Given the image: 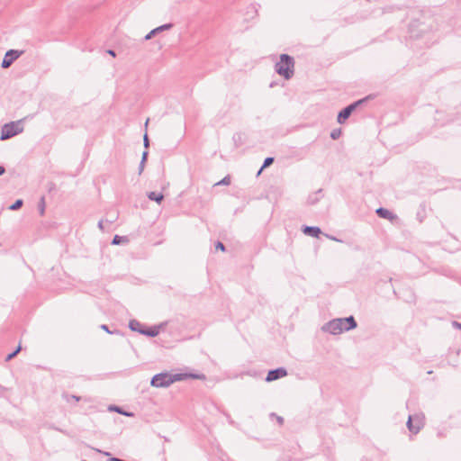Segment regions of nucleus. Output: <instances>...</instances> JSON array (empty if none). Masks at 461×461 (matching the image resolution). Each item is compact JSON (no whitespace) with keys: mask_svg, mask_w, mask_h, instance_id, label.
Listing matches in <instances>:
<instances>
[{"mask_svg":"<svg viewBox=\"0 0 461 461\" xmlns=\"http://www.w3.org/2000/svg\"><path fill=\"white\" fill-rule=\"evenodd\" d=\"M98 227H99L100 229H104V221H102V220H101V221H98Z\"/></svg>","mask_w":461,"mask_h":461,"instance_id":"38","label":"nucleus"},{"mask_svg":"<svg viewBox=\"0 0 461 461\" xmlns=\"http://www.w3.org/2000/svg\"><path fill=\"white\" fill-rule=\"evenodd\" d=\"M105 456H110L111 454L109 452H104Z\"/></svg>","mask_w":461,"mask_h":461,"instance_id":"43","label":"nucleus"},{"mask_svg":"<svg viewBox=\"0 0 461 461\" xmlns=\"http://www.w3.org/2000/svg\"><path fill=\"white\" fill-rule=\"evenodd\" d=\"M100 329L103 330L104 331L109 333V334H121V331L119 330H111L109 326L106 325V324H101L100 325Z\"/></svg>","mask_w":461,"mask_h":461,"instance_id":"22","label":"nucleus"},{"mask_svg":"<svg viewBox=\"0 0 461 461\" xmlns=\"http://www.w3.org/2000/svg\"><path fill=\"white\" fill-rule=\"evenodd\" d=\"M321 193H322V190L319 189L317 192H315L312 194L309 195V197H308L309 203L314 204L315 203H317L320 200L321 196Z\"/></svg>","mask_w":461,"mask_h":461,"instance_id":"17","label":"nucleus"},{"mask_svg":"<svg viewBox=\"0 0 461 461\" xmlns=\"http://www.w3.org/2000/svg\"><path fill=\"white\" fill-rule=\"evenodd\" d=\"M215 249H220L222 252H224L226 250V248H225L224 244L221 241H220V240L215 242Z\"/></svg>","mask_w":461,"mask_h":461,"instance_id":"32","label":"nucleus"},{"mask_svg":"<svg viewBox=\"0 0 461 461\" xmlns=\"http://www.w3.org/2000/svg\"><path fill=\"white\" fill-rule=\"evenodd\" d=\"M406 291L410 294V295H409V298L405 299V301L408 302V303H415V294H414V293L411 289H407Z\"/></svg>","mask_w":461,"mask_h":461,"instance_id":"29","label":"nucleus"},{"mask_svg":"<svg viewBox=\"0 0 461 461\" xmlns=\"http://www.w3.org/2000/svg\"><path fill=\"white\" fill-rule=\"evenodd\" d=\"M107 52H108V54H110L113 57L116 56L115 52L113 50H107Z\"/></svg>","mask_w":461,"mask_h":461,"instance_id":"40","label":"nucleus"},{"mask_svg":"<svg viewBox=\"0 0 461 461\" xmlns=\"http://www.w3.org/2000/svg\"><path fill=\"white\" fill-rule=\"evenodd\" d=\"M393 293L397 298H400L395 289H393Z\"/></svg>","mask_w":461,"mask_h":461,"instance_id":"42","label":"nucleus"},{"mask_svg":"<svg viewBox=\"0 0 461 461\" xmlns=\"http://www.w3.org/2000/svg\"><path fill=\"white\" fill-rule=\"evenodd\" d=\"M108 410L110 411H114L120 414H123L125 416H133V413L132 412H127V411H124L120 406H117V405H110Z\"/></svg>","mask_w":461,"mask_h":461,"instance_id":"18","label":"nucleus"},{"mask_svg":"<svg viewBox=\"0 0 461 461\" xmlns=\"http://www.w3.org/2000/svg\"><path fill=\"white\" fill-rule=\"evenodd\" d=\"M274 162V158L272 157H268L265 160H264V163L262 165V167H260V169L258 170V175H259L262 170L267 167H269L272 163Z\"/></svg>","mask_w":461,"mask_h":461,"instance_id":"21","label":"nucleus"},{"mask_svg":"<svg viewBox=\"0 0 461 461\" xmlns=\"http://www.w3.org/2000/svg\"><path fill=\"white\" fill-rule=\"evenodd\" d=\"M143 144H144V147L146 149L149 148V138H148V134L147 133L144 134Z\"/></svg>","mask_w":461,"mask_h":461,"instance_id":"34","label":"nucleus"},{"mask_svg":"<svg viewBox=\"0 0 461 461\" xmlns=\"http://www.w3.org/2000/svg\"><path fill=\"white\" fill-rule=\"evenodd\" d=\"M427 373H428L429 375H431V374H432V371H431V370H429V371H428Z\"/></svg>","mask_w":461,"mask_h":461,"instance_id":"47","label":"nucleus"},{"mask_svg":"<svg viewBox=\"0 0 461 461\" xmlns=\"http://www.w3.org/2000/svg\"><path fill=\"white\" fill-rule=\"evenodd\" d=\"M173 27V24L172 23H166V24H163L161 26H158L153 30H151L145 37H144V40L145 41H149L150 40L153 36H155L156 34H158V32H163V31H166V30H169Z\"/></svg>","mask_w":461,"mask_h":461,"instance_id":"10","label":"nucleus"},{"mask_svg":"<svg viewBox=\"0 0 461 461\" xmlns=\"http://www.w3.org/2000/svg\"><path fill=\"white\" fill-rule=\"evenodd\" d=\"M230 184V176H226L221 181L217 182L215 185H229Z\"/></svg>","mask_w":461,"mask_h":461,"instance_id":"26","label":"nucleus"},{"mask_svg":"<svg viewBox=\"0 0 461 461\" xmlns=\"http://www.w3.org/2000/svg\"><path fill=\"white\" fill-rule=\"evenodd\" d=\"M392 281H393V278H392V277H390V278H389V280H388V282H389V283H392Z\"/></svg>","mask_w":461,"mask_h":461,"instance_id":"46","label":"nucleus"},{"mask_svg":"<svg viewBox=\"0 0 461 461\" xmlns=\"http://www.w3.org/2000/svg\"><path fill=\"white\" fill-rule=\"evenodd\" d=\"M338 122L339 123H344L346 122V107L343 108L338 114Z\"/></svg>","mask_w":461,"mask_h":461,"instance_id":"24","label":"nucleus"},{"mask_svg":"<svg viewBox=\"0 0 461 461\" xmlns=\"http://www.w3.org/2000/svg\"><path fill=\"white\" fill-rule=\"evenodd\" d=\"M23 120H19L16 122H11L4 124L1 130L0 140H5L23 131V127L22 125Z\"/></svg>","mask_w":461,"mask_h":461,"instance_id":"3","label":"nucleus"},{"mask_svg":"<svg viewBox=\"0 0 461 461\" xmlns=\"http://www.w3.org/2000/svg\"><path fill=\"white\" fill-rule=\"evenodd\" d=\"M23 54V51L15 50H8L2 61L1 67L3 68H8L13 62L17 59L21 55Z\"/></svg>","mask_w":461,"mask_h":461,"instance_id":"6","label":"nucleus"},{"mask_svg":"<svg viewBox=\"0 0 461 461\" xmlns=\"http://www.w3.org/2000/svg\"><path fill=\"white\" fill-rule=\"evenodd\" d=\"M62 399L67 402L70 403L72 402H78L81 400V397L76 394H70L68 393L64 392L62 394Z\"/></svg>","mask_w":461,"mask_h":461,"instance_id":"14","label":"nucleus"},{"mask_svg":"<svg viewBox=\"0 0 461 461\" xmlns=\"http://www.w3.org/2000/svg\"><path fill=\"white\" fill-rule=\"evenodd\" d=\"M23 205V200L19 199V200H16L10 207L9 209L10 210H17L19 209L21 206Z\"/></svg>","mask_w":461,"mask_h":461,"instance_id":"28","label":"nucleus"},{"mask_svg":"<svg viewBox=\"0 0 461 461\" xmlns=\"http://www.w3.org/2000/svg\"><path fill=\"white\" fill-rule=\"evenodd\" d=\"M287 370L285 367L280 366L275 369H270L265 378L266 382H273L277 379L283 378L287 375Z\"/></svg>","mask_w":461,"mask_h":461,"instance_id":"7","label":"nucleus"},{"mask_svg":"<svg viewBox=\"0 0 461 461\" xmlns=\"http://www.w3.org/2000/svg\"><path fill=\"white\" fill-rule=\"evenodd\" d=\"M149 123V119L146 121L145 125L147 126Z\"/></svg>","mask_w":461,"mask_h":461,"instance_id":"48","label":"nucleus"},{"mask_svg":"<svg viewBox=\"0 0 461 461\" xmlns=\"http://www.w3.org/2000/svg\"><path fill=\"white\" fill-rule=\"evenodd\" d=\"M302 230H321L318 226L303 225L302 226Z\"/></svg>","mask_w":461,"mask_h":461,"instance_id":"30","label":"nucleus"},{"mask_svg":"<svg viewBox=\"0 0 461 461\" xmlns=\"http://www.w3.org/2000/svg\"><path fill=\"white\" fill-rule=\"evenodd\" d=\"M147 158H148V151H144V152L142 153V158H141V160H140V161H144V162H146Z\"/></svg>","mask_w":461,"mask_h":461,"instance_id":"36","label":"nucleus"},{"mask_svg":"<svg viewBox=\"0 0 461 461\" xmlns=\"http://www.w3.org/2000/svg\"><path fill=\"white\" fill-rule=\"evenodd\" d=\"M82 461H86V460H82Z\"/></svg>","mask_w":461,"mask_h":461,"instance_id":"49","label":"nucleus"},{"mask_svg":"<svg viewBox=\"0 0 461 461\" xmlns=\"http://www.w3.org/2000/svg\"><path fill=\"white\" fill-rule=\"evenodd\" d=\"M22 349V347L21 345H18L17 348L12 351L11 353H9L6 357H5V361H10L12 360L13 358H14L17 354L21 351Z\"/></svg>","mask_w":461,"mask_h":461,"instance_id":"20","label":"nucleus"},{"mask_svg":"<svg viewBox=\"0 0 461 461\" xmlns=\"http://www.w3.org/2000/svg\"><path fill=\"white\" fill-rule=\"evenodd\" d=\"M40 210H41V212H43V211H44V207H43V206H42V207H40Z\"/></svg>","mask_w":461,"mask_h":461,"instance_id":"45","label":"nucleus"},{"mask_svg":"<svg viewBox=\"0 0 461 461\" xmlns=\"http://www.w3.org/2000/svg\"><path fill=\"white\" fill-rule=\"evenodd\" d=\"M426 216L425 207L420 206V210L417 212V219L420 222L423 221Z\"/></svg>","mask_w":461,"mask_h":461,"instance_id":"23","label":"nucleus"},{"mask_svg":"<svg viewBox=\"0 0 461 461\" xmlns=\"http://www.w3.org/2000/svg\"><path fill=\"white\" fill-rule=\"evenodd\" d=\"M144 325H142L139 321L133 319L129 321V328L132 331H136L142 335Z\"/></svg>","mask_w":461,"mask_h":461,"instance_id":"11","label":"nucleus"},{"mask_svg":"<svg viewBox=\"0 0 461 461\" xmlns=\"http://www.w3.org/2000/svg\"><path fill=\"white\" fill-rule=\"evenodd\" d=\"M357 106L355 104V102L350 104H348V118L350 116V114L352 113L353 111L357 110Z\"/></svg>","mask_w":461,"mask_h":461,"instance_id":"31","label":"nucleus"},{"mask_svg":"<svg viewBox=\"0 0 461 461\" xmlns=\"http://www.w3.org/2000/svg\"><path fill=\"white\" fill-rule=\"evenodd\" d=\"M303 234L305 235H308V236H311V237H314L316 239H321V237H325L326 239H330V240H337V241H342V240H339L333 236H330L329 235L327 232H303Z\"/></svg>","mask_w":461,"mask_h":461,"instance_id":"12","label":"nucleus"},{"mask_svg":"<svg viewBox=\"0 0 461 461\" xmlns=\"http://www.w3.org/2000/svg\"><path fill=\"white\" fill-rule=\"evenodd\" d=\"M130 241L128 236H119L115 235L112 240V245H124Z\"/></svg>","mask_w":461,"mask_h":461,"instance_id":"13","label":"nucleus"},{"mask_svg":"<svg viewBox=\"0 0 461 461\" xmlns=\"http://www.w3.org/2000/svg\"><path fill=\"white\" fill-rule=\"evenodd\" d=\"M342 133V131L340 128H338V129H334L331 132H330V137L331 139L333 140H337L340 137Z\"/></svg>","mask_w":461,"mask_h":461,"instance_id":"25","label":"nucleus"},{"mask_svg":"<svg viewBox=\"0 0 461 461\" xmlns=\"http://www.w3.org/2000/svg\"><path fill=\"white\" fill-rule=\"evenodd\" d=\"M270 415H271L272 417H276V420H277V422H278V424H279V425H283V424H284L285 420H284V418H283V417L278 416V415H276V413H274V412H272Z\"/></svg>","mask_w":461,"mask_h":461,"instance_id":"33","label":"nucleus"},{"mask_svg":"<svg viewBox=\"0 0 461 461\" xmlns=\"http://www.w3.org/2000/svg\"><path fill=\"white\" fill-rule=\"evenodd\" d=\"M166 325L167 322H162L158 325H154L150 327L145 326L142 335H145L149 338H155L159 334L160 330L163 329Z\"/></svg>","mask_w":461,"mask_h":461,"instance_id":"9","label":"nucleus"},{"mask_svg":"<svg viewBox=\"0 0 461 461\" xmlns=\"http://www.w3.org/2000/svg\"><path fill=\"white\" fill-rule=\"evenodd\" d=\"M453 324L455 326H456L459 330H461V323L457 322V321H454Z\"/></svg>","mask_w":461,"mask_h":461,"instance_id":"41","label":"nucleus"},{"mask_svg":"<svg viewBox=\"0 0 461 461\" xmlns=\"http://www.w3.org/2000/svg\"><path fill=\"white\" fill-rule=\"evenodd\" d=\"M183 375L161 372L152 376L150 385L156 388H167L175 382L180 381Z\"/></svg>","mask_w":461,"mask_h":461,"instance_id":"2","label":"nucleus"},{"mask_svg":"<svg viewBox=\"0 0 461 461\" xmlns=\"http://www.w3.org/2000/svg\"><path fill=\"white\" fill-rule=\"evenodd\" d=\"M357 327V322L353 315L348 316V331L354 330Z\"/></svg>","mask_w":461,"mask_h":461,"instance_id":"19","label":"nucleus"},{"mask_svg":"<svg viewBox=\"0 0 461 461\" xmlns=\"http://www.w3.org/2000/svg\"><path fill=\"white\" fill-rule=\"evenodd\" d=\"M406 426L410 432L417 434L424 426L423 414H411L408 417Z\"/></svg>","mask_w":461,"mask_h":461,"instance_id":"5","label":"nucleus"},{"mask_svg":"<svg viewBox=\"0 0 461 461\" xmlns=\"http://www.w3.org/2000/svg\"><path fill=\"white\" fill-rule=\"evenodd\" d=\"M373 98H374V96L372 95H367V96H366V97H364L362 99H359V100L356 101L355 104H356L357 109H362Z\"/></svg>","mask_w":461,"mask_h":461,"instance_id":"16","label":"nucleus"},{"mask_svg":"<svg viewBox=\"0 0 461 461\" xmlns=\"http://www.w3.org/2000/svg\"><path fill=\"white\" fill-rule=\"evenodd\" d=\"M148 198L151 201H155L157 202L158 203H160L162 202V200L164 199V195L163 194L161 193H157V192H149L148 194Z\"/></svg>","mask_w":461,"mask_h":461,"instance_id":"15","label":"nucleus"},{"mask_svg":"<svg viewBox=\"0 0 461 461\" xmlns=\"http://www.w3.org/2000/svg\"><path fill=\"white\" fill-rule=\"evenodd\" d=\"M196 379H203V380H204L205 379V375L203 374H198L197 376H196Z\"/></svg>","mask_w":461,"mask_h":461,"instance_id":"37","label":"nucleus"},{"mask_svg":"<svg viewBox=\"0 0 461 461\" xmlns=\"http://www.w3.org/2000/svg\"><path fill=\"white\" fill-rule=\"evenodd\" d=\"M145 163L146 162H144V161H140V166H139V175H140L143 172L144 167H145Z\"/></svg>","mask_w":461,"mask_h":461,"instance_id":"35","label":"nucleus"},{"mask_svg":"<svg viewBox=\"0 0 461 461\" xmlns=\"http://www.w3.org/2000/svg\"><path fill=\"white\" fill-rule=\"evenodd\" d=\"M275 70L278 75L284 77L285 79H290L294 73V59L287 54H282L280 56V60L275 65Z\"/></svg>","mask_w":461,"mask_h":461,"instance_id":"1","label":"nucleus"},{"mask_svg":"<svg viewBox=\"0 0 461 461\" xmlns=\"http://www.w3.org/2000/svg\"><path fill=\"white\" fill-rule=\"evenodd\" d=\"M375 212L380 218L387 219L392 223H393L395 225H398L400 222L399 217L396 214H394L393 212L389 211L388 209L380 207V208L376 209Z\"/></svg>","mask_w":461,"mask_h":461,"instance_id":"8","label":"nucleus"},{"mask_svg":"<svg viewBox=\"0 0 461 461\" xmlns=\"http://www.w3.org/2000/svg\"><path fill=\"white\" fill-rule=\"evenodd\" d=\"M178 375H182V378L180 379V381H183L186 378H193V379H196V376L198 374H194V373H177Z\"/></svg>","mask_w":461,"mask_h":461,"instance_id":"27","label":"nucleus"},{"mask_svg":"<svg viewBox=\"0 0 461 461\" xmlns=\"http://www.w3.org/2000/svg\"><path fill=\"white\" fill-rule=\"evenodd\" d=\"M5 172V168L3 166H0V176L4 175Z\"/></svg>","mask_w":461,"mask_h":461,"instance_id":"39","label":"nucleus"},{"mask_svg":"<svg viewBox=\"0 0 461 461\" xmlns=\"http://www.w3.org/2000/svg\"><path fill=\"white\" fill-rule=\"evenodd\" d=\"M344 322H346V317L333 319L329 322L325 323L321 327V330L324 332H329L332 335H339L342 333L344 330H346V324H344Z\"/></svg>","mask_w":461,"mask_h":461,"instance_id":"4","label":"nucleus"},{"mask_svg":"<svg viewBox=\"0 0 461 461\" xmlns=\"http://www.w3.org/2000/svg\"><path fill=\"white\" fill-rule=\"evenodd\" d=\"M40 210H41V212H43V211H44V207H43V206H42V207H40Z\"/></svg>","mask_w":461,"mask_h":461,"instance_id":"44","label":"nucleus"}]
</instances>
